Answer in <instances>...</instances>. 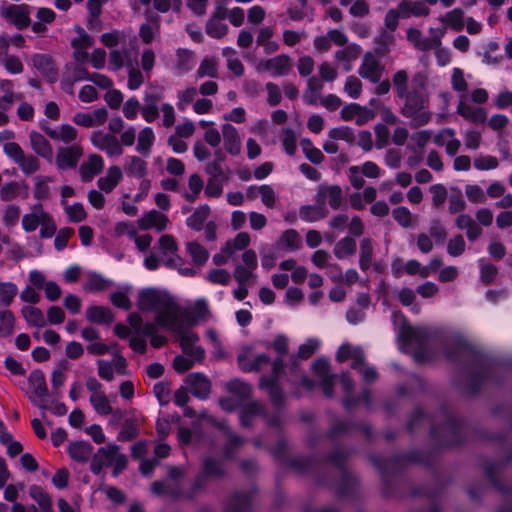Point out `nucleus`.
<instances>
[{
  "mask_svg": "<svg viewBox=\"0 0 512 512\" xmlns=\"http://www.w3.org/2000/svg\"><path fill=\"white\" fill-rule=\"evenodd\" d=\"M393 85L399 98L405 99L402 113L406 117H417L421 123L429 120V115L424 111L428 102L427 79L424 74L417 73L412 79V89L408 91V75L404 70H398L393 76Z\"/></svg>",
  "mask_w": 512,
  "mask_h": 512,
  "instance_id": "f257e3e1",
  "label": "nucleus"
},
{
  "mask_svg": "<svg viewBox=\"0 0 512 512\" xmlns=\"http://www.w3.org/2000/svg\"><path fill=\"white\" fill-rule=\"evenodd\" d=\"M488 97V92L483 88L474 89L470 94L459 95L456 111L465 120L474 124H482L487 120V112L480 106L472 105L471 101L476 104H484Z\"/></svg>",
  "mask_w": 512,
  "mask_h": 512,
  "instance_id": "f03ea898",
  "label": "nucleus"
},
{
  "mask_svg": "<svg viewBox=\"0 0 512 512\" xmlns=\"http://www.w3.org/2000/svg\"><path fill=\"white\" fill-rule=\"evenodd\" d=\"M398 338L402 349L407 352L413 351L417 360L424 361L427 358L426 347L430 339L427 328L403 324L399 330Z\"/></svg>",
  "mask_w": 512,
  "mask_h": 512,
  "instance_id": "7ed1b4c3",
  "label": "nucleus"
},
{
  "mask_svg": "<svg viewBox=\"0 0 512 512\" xmlns=\"http://www.w3.org/2000/svg\"><path fill=\"white\" fill-rule=\"evenodd\" d=\"M348 453L344 448L337 447L329 456V461L337 468L341 477L340 482L336 485V493L340 497H345L355 491L357 480L345 467Z\"/></svg>",
  "mask_w": 512,
  "mask_h": 512,
  "instance_id": "20e7f679",
  "label": "nucleus"
},
{
  "mask_svg": "<svg viewBox=\"0 0 512 512\" xmlns=\"http://www.w3.org/2000/svg\"><path fill=\"white\" fill-rule=\"evenodd\" d=\"M184 314L180 306L171 297L170 300L156 313L155 322L160 327L170 329L178 334L184 332Z\"/></svg>",
  "mask_w": 512,
  "mask_h": 512,
  "instance_id": "39448f33",
  "label": "nucleus"
},
{
  "mask_svg": "<svg viewBox=\"0 0 512 512\" xmlns=\"http://www.w3.org/2000/svg\"><path fill=\"white\" fill-rule=\"evenodd\" d=\"M283 367V359H275L272 362V374L270 376H262L259 383L260 388L268 392L271 402L277 407L281 406L284 400L282 389L278 383Z\"/></svg>",
  "mask_w": 512,
  "mask_h": 512,
  "instance_id": "423d86ee",
  "label": "nucleus"
},
{
  "mask_svg": "<svg viewBox=\"0 0 512 512\" xmlns=\"http://www.w3.org/2000/svg\"><path fill=\"white\" fill-rule=\"evenodd\" d=\"M28 385L27 396L29 400L38 408L47 410L48 405L45 403V398L48 396V387L44 373L39 369L33 370L29 374Z\"/></svg>",
  "mask_w": 512,
  "mask_h": 512,
  "instance_id": "0eeeda50",
  "label": "nucleus"
},
{
  "mask_svg": "<svg viewBox=\"0 0 512 512\" xmlns=\"http://www.w3.org/2000/svg\"><path fill=\"white\" fill-rule=\"evenodd\" d=\"M89 139L93 147L105 152L110 158H118L123 154V147L114 134L95 130L90 134Z\"/></svg>",
  "mask_w": 512,
  "mask_h": 512,
  "instance_id": "6e6552de",
  "label": "nucleus"
},
{
  "mask_svg": "<svg viewBox=\"0 0 512 512\" xmlns=\"http://www.w3.org/2000/svg\"><path fill=\"white\" fill-rule=\"evenodd\" d=\"M442 427L432 426L431 435L435 438L442 436L443 444L457 445L462 442L463 423L451 415H447Z\"/></svg>",
  "mask_w": 512,
  "mask_h": 512,
  "instance_id": "1a4fd4ad",
  "label": "nucleus"
},
{
  "mask_svg": "<svg viewBox=\"0 0 512 512\" xmlns=\"http://www.w3.org/2000/svg\"><path fill=\"white\" fill-rule=\"evenodd\" d=\"M1 16L18 29H24L30 25V6L25 4H10L3 2L0 7Z\"/></svg>",
  "mask_w": 512,
  "mask_h": 512,
  "instance_id": "9d476101",
  "label": "nucleus"
},
{
  "mask_svg": "<svg viewBox=\"0 0 512 512\" xmlns=\"http://www.w3.org/2000/svg\"><path fill=\"white\" fill-rule=\"evenodd\" d=\"M383 71L384 65L381 63V58L372 52L365 53L358 69L359 75L371 83H378L382 78Z\"/></svg>",
  "mask_w": 512,
  "mask_h": 512,
  "instance_id": "9b49d317",
  "label": "nucleus"
},
{
  "mask_svg": "<svg viewBox=\"0 0 512 512\" xmlns=\"http://www.w3.org/2000/svg\"><path fill=\"white\" fill-rule=\"evenodd\" d=\"M167 293L156 289H145L140 292L138 299V307L143 311L158 312L169 300Z\"/></svg>",
  "mask_w": 512,
  "mask_h": 512,
  "instance_id": "f8f14e48",
  "label": "nucleus"
},
{
  "mask_svg": "<svg viewBox=\"0 0 512 512\" xmlns=\"http://www.w3.org/2000/svg\"><path fill=\"white\" fill-rule=\"evenodd\" d=\"M82 155L83 148L79 143L59 147L55 157L56 166L61 170L75 168Z\"/></svg>",
  "mask_w": 512,
  "mask_h": 512,
  "instance_id": "ddd939ff",
  "label": "nucleus"
},
{
  "mask_svg": "<svg viewBox=\"0 0 512 512\" xmlns=\"http://www.w3.org/2000/svg\"><path fill=\"white\" fill-rule=\"evenodd\" d=\"M74 31L76 32V36L71 40V45L74 49V58L79 63H85L89 58L87 50L94 43L93 38L80 26H75Z\"/></svg>",
  "mask_w": 512,
  "mask_h": 512,
  "instance_id": "4468645a",
  "label": "nucleus"
},
{
  "mask_svg": "<svg viewBox=\"0 0 512 512\" xmlns=\"http://www.w3.org/2000/svg\"><path fill=\"white\" fill-rule=\"evenodd\" d=\"M256 69L260 73L268 72L273 77L284 76L289 73L291 69V63L288 56L278 55L258 63Z\"/></svg>",
  "mask_w": 512,
  "mask_h": 512,
  "instance_id": "2eb2a0df",
  "label": "nucleus"
},
{
  "mask_svg": "<svg viewBox=\"0 0 512 512\" xmlns=\"http://www.w3.org/2000/svg\"><path fill=\"white\" fill-rule=\"evenodd\" d=\"M179 335L183 353L196 361H202L205 357V350L196 345L199 341L198 335L192 331H184Z\"/></svg>",
  "mask_w": 512,
  "mask_h": 512,
  "instance_id": "dca6fc26",
  "label": "nucleus"
},
{
  "mask_svg": "<svg viewBox=\"0 0 512 512\" xmlns=\"http://www.w3.org/2000/svg\"><path fill=\"white\" fill-rule=\"evenodd\" d=\"M119 451V446L115 444L101 447L95 453L90 464V470L93 474L98 475L101 473L105 466L113 464V459Z\"/></svg>",
  "mask_w": 512,
  "mask_h": 512,
  "instance_id": "f3484780",
  "label": "nucleus"
},
{
  "mask_svg": "<svg viewBox=\"0 0 512 512\" xmlns=\"http://www.w3.org/2000/svg\"><path fill=\"white\" fill-rule=\"evenodd\" d=\"M108 119V111L104 107L97 108L90 113L78 112L73 116V122L81 127H96L104 124Z\"/></svg>",
  "mask_w": 512,
  "mask_h": 512,
  "instance_id": "a211bd4d",
  "label": "nucleus"
},
{
  "mask_svg": "<svg viewBox=\"0 0 512 512\" xmlns=\"http://www.w3.org/2000/svg\"><path fill=\"white\" fill-rule=\"evenodd\" d=\"M185 383L192 395L199 399H206L211 392V383L202 373H190L187 375Z\"/></svg>",
  "mask_w": 512,
  "mask_h": 512,
  "instance_id": "6ab92c4d",
  "label": "nucleus"
},
{
  "mask_svg": "<svg viewBox=\"0 0 512 512\" xmlns=\"http://www.w3.org/2000/svg\"><path fill=\"white\" fill-rule=\"evenodd\" d=\"M434 143L445 147L449 156H455L460 149L461 142L456 137V132L452 128H444L434 136Z\"/></svg>",
  "mask_w": 512,
  "mask_h": 512,
  "instance_id": "aec40b11",
  "label": "nucleus"
},
{
  "mask_svg": "<svg viewBox=\"0 0 512 512\" xmlns=\"http://www.w3.org/2000/svg\"><path fill=\"white\" fill-rule=\"evenodd\" d=\"M41 127L51 139L61 141L65 144H73L78 137L77 129L70 124H61L54 128L46 125H42Z\"/></svg>",
  "mask_w": 512,
  "mask_h": 512,
  "instance_id": "412c9836",
  "label": "nucleus"
},
{
  "mask_svg": "<svg viewBox=\"0 0 512 512\" xmlns=\"http://www.w3.org/2000/svg\"><path fill=\"white\" fill-rule=\"evenodd\" d=\"M159 254L163 257V264L167 267H175L179 261L177 256V244L170 235H163L159 239Z\"/></svg>",
  "mask_w": 512,
  "mask_h": 512,
  "instance_id": "4be33fe9",
  "label": "nucleus"
},
{
  "mask_svg": "<svg viewBox=\"0 0 512 512\" xmlns=\"http://www.w3.org/2000/svg\"><path fill=\"white\" fill-rule=\"evenodd\" d=\"M104 168V160L101 155L92 153L79 168V173L83 181H91Z\"/></svg>",
  "mask_w": 512,
  "mask_h": 512,
  "instance_id": "5701e85b",
  "label": "nucleus"
},
{
  "mask_svg": "<svg viewBox=\"0 0 512 512\" xmlns=\"http://www.w3.org/2000/svg\"><path fill=\"white\" fill-rule=\"evenodd\" d=\"M226 10L218 8L206 24V32L213 38H221L227 34L228 25L225 23Z\"/></svg>",
  "mask_w": 512,
  "mask_h": 512,
  "instance_id": "b1692460",
  "label": "nucleus"
},
{
  "mask_svg": "<svg viewBox=\"0 0 512 512\" xmlns=\"http://www.w3.org/2000/svg\"><path fill=\"white\" fill-rule=\"evenodd\" d=\"M224 147L231 155H238L241 152V138L238 130L231 124H224L221 127Z\"/></svg>",
  "mask_w": 512,
  "mask_h": 512,
  "instance_id": "393cba45",
  "label": "nucleus"
},
{
  "mask_svg": "<svg viewBox=\"0 0 512 512\" xmlns=\"http://www.w3.org/2000/svg\"><path fill=\"white\" fill-rule=\"evenodd\" d=\"M30 143L33 151L48 162L53 161V148L49 141L41 133L32 131L30 133Z\"/></svg>",
  "mask_w": 512,
  "mask_h": 512,
  "instance_id": "a878e982",
  "label": "nucleus"
},
{
  "mask_svg": "<svg viewBox=\"0 0 512 512\" xmlns=\"http://www.w3.org/2000/svg\"><path fill=\"white\" fill-rule=\"evenodd\" d=\"M34 68L49 82L57 80V71L52 59L47 55L37 54L32 59Z\"/></svg>",
  "mask_w": 512,
  "mask_h": 512,
  "instance_id": "bb28decb",
  "label": "nucleus"
},
{
  "mask_svg": "<svg viewBox=\"0 0 512 512\" xmlns=\"http://www.w3.org/2000/svg\"><path fill=\"white\" fill-rule=\"evenodd\" d=\"M333 208H338L343 200L342 189L339 186H323L317 193V201L322 206L325 201Z\"/></svg>",
  "mask_w": 512,
  "mask_h": 512,
  "instance_id": "cd10ccee",
  "label": "nucleus"
},
{
  "mask_svg": "<svg viewBox=\"0 0 512 512\" xmlns=\"http://www.w3.org/2000/svg\"><path fill=\"white\" fill-rule=\"evenodd\" d=\"M122 169L117 165H112L108 168L105 176L99 178L98 187L101 191L110 193L122 180Z\"/></svg>",
  "mask_w": 512,
  "mask_h": 512,
  "instance_id": "c85d7f7f",
  "label": "nucleus"
},
{
  "mask_svg": "<svg viewBox=\"0 0 512 512\" xmlns=\"http://www.w3.org/2000/svg\"><path fill=\"white\" fill-rule=\"evenodd\" d=\"M437 20L444 24L447 29L459 32L464 28V11L461 8H454L449 10L444 15H440Z\"/></svg>",
  "mask_w": 512,
  "mask_h": 512,
  "instance_id": "c756f323",
  "label": "nucleus"
},
{
  "mask_svg": "<svg viewBox=\"0 0 512 512\" xmlns=\"http://www.w3.org/2000/svg\"><path fill=\"white\" fill-rule=\"evenodd\" d=\"M402 18L428 16L430 9L421 1H402L399 5Z\"/></svg>",
  "mask_w": 512,
  "mask_h": 512,
  "instance_id": "7c9ffc66",
  "label": "nucleus"
},
{
  "mask_svg": "<svg viewBox=\"0 0 512 512\" xmlns=\"http://www.w3.org/2000/svg\"><path fill=\"white\" fill-rule=\"evenodd\" d=\"M251 502V493H235L226 504L224 512H248Z\"/></svg>",
  "mask_w": 512,
  "mask_h": 512,
  "instance_id": "2f4dec72",
  "label": "nucleus"
},
{
  "mask_svg": "<svg viewBox=\"0 0 512 512\" xmlns=\"http://www.w3.org/2000/svg\"><path fill=\"white\" fill-rule=\"evenodd\" d=\"M133 63L136 64V53H133V57H131L130 52L126 49H115L110 52L109 65L112 70H118L124 66L128 68Z\"/></svg>",
  "mask_w": 512,
  "mask_h": 512,
  "instance_id": "473e14b6",
  "label": "nucleus"
},
{
  "mask_svg": "<svg viewBox=\"0 0 512 512\" xmlns=\"http://www.w3.org/2000/svg\"><path fill=\"white\" fill-rule=\"evenodd\" d=\"M29 496L37 502L42 512H54L52 498L41 486L31 485Z\"/></svg>",
  "mask_w": 512,
  "mask_h": 512,
  "instance_id": "72a5a7b5",
  "label": "nucleus"
},
{
  "mask_svg": "<svg viewBox=\"0 0 512 512\" xmlns=\"http://www.w3.org/2000/svg\"><path fill=\"white\" fill-rule=\"evenodd\" d=\"M125 171L128 176L145 178L147 175V163L137 156H129L125 161Z\"/></svg>",
  "mask_w": 512,
  "mask_h": 512,
  "instance_id": "f704fd0d",
  "label": "nucleus"
},
{
  "mask_svg": "<svg viewBox=\"0 0 512 512\" xmlns=\"http://www.w3.org/2000/svg\"><path fill=\"white\" fill-rule=\"evenodd\" d=\"M151 491L158 496H168L172 499L181 497L182 492L178 484H171L168 481H155L151 485Z\"/></svg>",
  "mask_w": 512,
  "mask_h": 512,
  "instance_id": "c9c22d12",
  "label": "nucleus"
},
{
  "mask_svg": "<svg viewBox=\"0 0 512 512\" xmlns=\"http://www.w3.org/2000/svg\"><path fill=\"white\" fill-rule=\"evenodd\" d=\"M472 352L471 347L462 340L454 341L445 348V356L450 361H460Z\"/></svg>",
  "mask_w": 512,
  "mask_h": 512,
  "instance_id": "e433bc0d",
  "label": "nucleus"
},
{
  "mask_svg": "<svg viewBox=\"0 0 512 512\" xmlns=\"http://www.w3.org/2000/svg\"><path fill=\"white\" fill-rule=\"evenodd\" d=\"M88 321L97 324H110L113 321V314L110 309L103 306H91L86 310Z\"/></svg>",
  "mask_w": 512,
  "mask_h": 512,
  "instance_id": "4c0bfd02",
  "label": "nucleus"
},
{
  "mask_svg": "<svg viewBox=\"0 0 512 512\" xmlns=\"http://www.w3.org/2000/svg\"><path fill=\"white\" fill-rule=\"evenodd\" d=\"M359 53V46L350 45L344 49L338 50L335 53V59L342 64L344 71L348 72L352 69V62L358 57Z\"/></svg>",
  "mask_w": 512,
  "mask_h": 512,
  "instance_id": "58836bf2",
  "label": "nucleus"
},
{
  "mask_svg": "<svg viewBox=\"0 0 512 512\" xmlns=\"http://www.w3.org/2000/svg\"><path fill=\"white\" fill-rule=\"evenodd\" d=\"M202 472L209 478H222L226 474L223 462L213 457L203 460Z\"/></svg>",
  "mask_w": 512,
  "mask_h": 512,
  "instance_id": "ea45409f",
  "label": "nucleus"
},
{
  "mask_svg": "<svg viewBox=\"0 0 512 512\" xmlns=\"http://www.w3.org/2000/svg\"><path fill=\"white\" fill-rule=\"evenodd\" d=\"M160 25L158 17L148 18V21L141 25L139 35L146 44L151 43L159 35Z\"/></svg>",
  "mask_w": 512,
  "mask_h": 512,
  "instance_id": "a19ab883",
  "label": "nucleus"
},
{
  "mask_svg": "<svg viewBox=\"0 0 512 512\" xmlns=\"http://www.w3.org/2000/svg\"><path fill=\"white\" fill-rule=\"evenodd\" d=\"M93 448L89 443L76 442L69 446L68 452L70 457L77 462H86L92 454Z\"/></svg>",
  "mask_w": 512,
  "mask_h": 512,
  "instance_id": "79ce46f5",
  "label": "nucleus"
},
{
  "mask_svg": "<svg viewBox=\"0 0 512 512\" xmlns=\"http://www.w3.org/2000/svg\"><path fill=\"white\" fill-rule=\"evenodd\" d=\"M22 315L27 323L34 327H44L47 324V320L43 312L33 306H25L21 309Z\"/></svg>",
  "mask_w": 512,
  "mask_h": 512,
  "instance_id": "37998d69",
  "label": "nucleus"
},
{
  "mask_svg": "<svg viewBox=\"0 0 512 512\" xmlns=\"http://www.w3.org/2000/svg\"><path fill=\"white\" fill-rule=\"evenodd\" d=\"M51 221L50 215L44 211L43 207L36 205L23 217L22 224H49Z\"/></svg>",
  "mask_w": 512,
  "mask_h": 512,
  "instance_id": "c03bdc74",
  "label": "nucleus"
},
{
  "mask_svg": "<svg viewBox=\"0 0 512 512\" xmlns=\"http://www.w3.org/2000/svg\"><path fill=\"white\" fill-rule=\"evenodd\" d=\"M356 251V241L353 237L347 236L336 243L334 254L338 259H344L351 256Z\"/></svg>",
  "mask_w": 512,
  "mask_h": 512,
  "instance_id": "a18cd8bd",
  "label": "nucleus"
},
{
  "mask_svg": "<svg viewBox=\"0 0 512 512\" xmlns=\"http://www.w3.org/2000/svg\"><path fill=\"white\" fill-rule=\"evenodd\" d=\"M470 78V75H465L464 71L460 68H453L451 74V87L454 91H456L459 95L468 94L467 88L468 83L467 79Z\"/></svg>",
  "mask_w": 512,
  "mask_h": 512,
  "instance_id": "49530a36",
  "label": "nucleus"
},
{
  "mask_svg": "<svg viewBox=\"0 0 512 512\" xmlns=\"http://www.w3.org/2000/svg\"><path fill=\"white\" fill-rule=\"evenodd\" d=\"M221 427L224 428L225 434L228 438L224 447V454L227 458H233L239 447L244 443V439L233 434L228 427L224 426V424H221Z\"/></svg>",
  "mask_w": 512,
  "mask_h": 512,
  "instance_id": "de8ad7c7",
  "label": "nucleus"
},
{
  "mask_svg": "<svg viewBox=\"0 0 512 512\" xmlns=\"http://www.w3.org/2000/svg\"><path fill=\"white\" fill-rule=\"evenodd\" d=\"M155 142V134L152 128L145 127L138 134L137 151L148 153Z\"/></svg>",
  "mask_w": 512,
  "mask_h": 512,
  "instance_id": "09e8293b",
  "label": "nucleus"
},
{
  "mask_svg": "<svg viewBox=\"0 0 512 512\" xmlns=\"http://www.w3.org/2000/svg\"><path fill=\"white\" fill-rule=\"evenodd\" d=\"M92 74H90L86 69L81 67H76L73 70L71 77H67L62 81V88L67 92L72 94V86L74 82L87 80L90 81Z\"/></svg>",
  "mask_w": 512,
  "mask_h": 512,
  "instance_id": "8fccbe9b",
  "label": "nucleus"
},
{
  "mask_svg": "<svg viewBox=\"0 0 512 512\" xmlns=\"http://www.w3.org/2000/svg\"><path fill=\"white\" fill-rule=\"evenodd\" d=\"M373 258V245L372 241L364 238L360 244V259L359 266L361 270L366 271L370 268Z\"/></svg>",
  "mask_w": 512,
  "mask_h": 512,
  "instance_id": "3c124183",
  "label": "nucleus"
},
{
  "mask_svg": "<svg viewBox=\"0 0 512 512\" xmlns=\"http://www.w3.org/2000/svg\"><path fill=\"white\" fill-rule=\"evenodd\" d=\"M300 219L305 222H317L321 220L324 210L323 207L318 205H304L299 210Z\"/></svg>",
  "mask_w": 512,
  "mask_h": 512,
  "instance_id": "603ef678",
  "label": "nucleus"
},
{
  "mask_svg": "<svg viewBox=\"0 0 512 512\" xmlns=\"http://www.w3.org/2000/svg\"><path fill=\"white\" fill-rule=\"evenodd\" d=\"M141 114L144 120L148 123H152L158 117L159 108L157 102L150 95L146 94L144 98V106L141 107Z\"/></svg>",
  "mask_w": 512,
  "mask_h": 512,
  "instance_id": "864d4df0",
  "label": "nucleus"
},
{
  "mask_svg": "<svg viewBox=\"0 0 512 512\" xmlns=\"http://www.w3.org/2000/svg\"><path fill=\"white\" fill-rule=\"evenodd\" d=\"M17 293L18 288L14 283L0 282V306H10Z\"/></svg>",
  "mask_w": 512,
  "mask_h": 512,
  "instance_id": "5fc2aeb1",
  "label": "nucleus"
},
{
  "mask_svg": "<svg viewBox=\"0 0 512 512\" xmlns=\"http://www.w3.org/2000/svg\"><path fill=\"white\" fill-rule=\"evenodd\" d=\"M223 55L226 57L228 69L236 76L243 75L244 67L240 59L237 57L236 51L230 47H226L223 49Z\"/></svg>",
  "mask_w": 512,
  "mask_h": 512,
  "instance_id": "6e6d98bb",
  "label": "nucleus"
},
{
  "mask_svg": "<svg viewBox=\"0 0 512 512\" xmlns=\"http://www.w3.org/2000/svg\"><path fill=\"white\" fill-rule=\"evenodd\" d=\"M464 145L468 150H477L482 144L481 132L475 128H468L462 132Z\"/></svg>",
  "mask_w": 512,
  "mask_h": 512,
  "instance_id": "4d7b16f0",
  "label": "nucleus"
},
{
  "mask_svg": "<svg viewBox=\"0 0 512 512\" xmlns=\"http://www.w3.org/2000/svg\"><path fill=\"white\" fill-rule=\"evenodd\" d=\"M90 403L99 415H108L113 412L105 392L102 394L91 395Z\"/></svg>",
  "mask_w": 512,
  "mask_h": 512,
  "instance_id": "13d9d810",
  "label": "nucleus"
},
{
  "mask_svg": "<svg viewBox=\"0 0 512 512\" xmlns=\"http://www.w3.org/2000/svg\"><path fill=\"white\" fill-rule=\"evenodd\" d=\"M15 318L10 310L0 311V338L10 336L14 331Z\"/></svg>",
  "mask_w": 512,
  "mask_h": 512,
  "instance_id": "bf43d9fd",
  "label": "nucleus"
},
{
  "mask_svg": "<svg viewBox=\"0 0 512 512\" xmlns=\"http://www.w3.org/2000/svg\"><path fill=\"white\" fill-rule=\"evenodd\" d=\"M138 435L139 430L136 421L128 419L124 422L120 432L118 433L117 440L122 442L131 441L137 438Z\"/></svg>",
  "mask_w": 512,
  "mask_h": 512,
  "instance_id": "052dcab7",
  "label": "nucleus"
},
{
  "mask_svg": "<svg viewBox=\"0 0 512 512\" xmlns=\"http://www.w3.org/2000/svg\"><path fill=\"white\" fill-rule=\"evenodd\" d=\"M0 109L7 110L14 102L13 84L9 80H0Z\"/></svg>",
  "mask_w": 512,
  "mask_h": 512,
  "instance_id": "680f3d73",
  "label": "nucleus"
},
{
  "mask_svg": "<svg viewBox=\"0 0 512 512\" xmlns=\"http://www.w3.org/2000/svg\"><path fill=\"white\" fill-rule=\"evenodd\" d=\"M300 145L308 160L314 164H319L322 162L324 158L322 152L318 148L314 147L309 139H302Z\"/></svg>",
  "mask_w": 512,
  "mask_h": 512,
  "instance_id": "e2e57ef3",
  "label": "nucleus"
},
{
  "mask_svg": "<svg viewBox=\"0 0 512 512\" xmlns=\"http://www.w3.org/2000/svg\"><path fill=\"white\" fill-rule=\"evenodd\" d=\"M227 389L230 393L241 399L249 398L252 393V387L248 383L240 380L230 381L227 385Z\"/></svg>",
  "mask_w": 512,
  "mask_h": 512,
  "instance_id": "0e129e2a",
  "label": "nucleus"
},
{
  "mask_svg": "<svg viewBox=\"0 0 512 512\" xmlns=\"http://www.w3.org/2000/svg\"><path fill=\"white\" fill-rule=\"evenodd\" d=\"M209 477L206 476L202 471L196 476L190 489L186 493V497L189 499L194 498L199 493L204 492L209 483Z\"/></svg>",
  "mask_w": 512,
  "mask_h": 512,
  "instance_id": "69168bd1",
  "label": "nucleus"
},
{
  "mask_svg": "<svg viewBox=\"0 0 512 512\" xmlns=\"http://www.w3.org/2000/svg\"><path fill=\"white\" fill-rule=\"evenodd\" d=\"M250 243L249 235L246 233H239L233 240L226 243L223 252L228 254L234 253L236 250H242L246 248Z\"/></svg>",
  "mask_w": 512,
  "mask_h": 512,
  "instance_id": "338daca9",
  "label": "nucleus"
},
{
  "mask_svg": "<svg viewBox=\"0 0 512 512\" xmlns=\"http://www.w3.org/2000/svg\"><path fill=\"white\" fill-rule=\"evenodd\" d=\"M407 40L418 50H429L427 39L422 37V33L419 29L409 28L407 30Z\"/></svg>",
  "mask_w": 512,
  "mask_h": 512,
  "instance_id": "774afa93",
  "label": "nucleus"
}]
</instances>
